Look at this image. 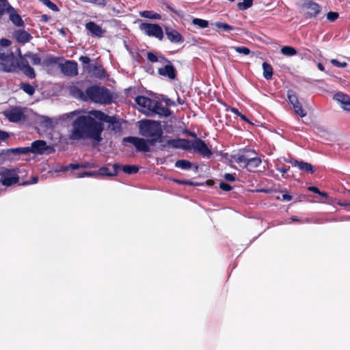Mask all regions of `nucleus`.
I'll list each match as a JSON object with an SVG mask.
<instances>
[{
  "mask_svg": "<svg viewBox=\"0 0 350 350\" xmlns=\"http://www.w3.org/2000/svg\"><path fill=\"white\" fill-rule=\"evenodd\" d=\"M21 88L22 90L26 92L27 94H28L29 95H33L34 94V92H35V89L34 88L30 85V84H28V83H23L21 85Z\"/></svg>",
  "mask_w": 350,
  "mask_h": 350,
  "instance_id": "39",
  "label": "nucleus"
},
{
  "mask_svg": "<svg viewBox=\"0 0 350 350\" xmlns=\"http://www.w3.org/2000/svg\"><path fill=\"white\" fill-rule=\"evenodd\" d=\"M79 94H75L79 98L83 100H91L100 104H108L111 101V96L109 91L103 87L91 86L87 88L85 93L78 91Z\"/></svg>",
  "mask_w": 350,
  "mask_h": 350,
  "instance_id": "2",
  "label": "nucleus"
},
{
  "mask_svg": "<svg viewBox=\"0 0 350 350\" xmlns=\"http://www.w3.org/2000/svg\"><path fill=\"white\" fill-rule=\"evenodd\" d=\"M8 137V134L4 131H0V141L5 139Z\"/></svg>",
  "mask_w": 350,
  "mask_h": 350,
  "instance_id": "58",
  "label": "nucleus"
},
{
  "mask_svg": "<svg viewBox=\"0 0 350 350\" xmlns=\"http://www.w3.org/2000/svg\"><path fill=\"white\" fill-rule=\"evenodd\" d=\"M61 71L68 76L77 75V64L74 62L68 61L59 65Z\"/></svg>",
  "mask_w": 350,
  "mask_h": 350,
  "instance_id": "13",
  "label": "nucleus"
},
{
  "mask_svg": "<svg viewBox=\"0 0 350 350\" xmlns=\"http://www.w3.org/2000/svg\"><path fill=\"white\" fill-rule=\"evenodd\" d=\"M79 61L81 62L83 64H89L90 62V59L88 57L86 56H81L79 58Z\"/></svg>",
  "mask_w": 350,
  "mask_h": 350,
  "instance_id": "56",
  "label": "nucleus"
},
{
  "mask_svg": "<svg viewBox=\"0 0 350 350\" xmlns=\"http://www.w3.org/2000/svg\"><path fill=\"white\" fill-rule=\"evenodd\" d=\"M40 1L46 6H47L49 8L52 10L53 11L57 12L58 11V8L57 5L51 2L50 0H40Z\"/></svg>",
  "mask_w": 350,
  "mask_h": 350,
  "instance_id": "46",
  "label": "nucleus"
},
{
  "mask_svg": "<svg viewBox=\"0 0 350 350\" xmlns=\"http://www.w3.org/2000/svg\"><path fill=\"white\" fill-rule=\"evenodd\" d=\"M165 34L170 41L178 43L183 41L182 36L175 29L170 27L165 28Z\"/></svg>",
  "mask_w": 350,
  "mask_h": 350,
  "instance_id": "15",
  "label": "nucleus"
},
{
  "mask_svg": "<svg viewBox=\"0 0 350 350\" xmlns=\"http://www.w3.org/2000/svg\"><path fill=\"white\" fill-rule=\"evenodd\" d=\"M25 57H29L34 65H38L41 62L40 58L36 54L28 53L26 54Z\"/></svg>",
  "mask_w": 350,
  "mask_h": 350,
  "instance_id": "45",
  "label": "nucleus"
},
{
  "mask_svg": "<svg viewBox=\"0 0 350 350\" xmlns=\"http://www.w3.org/2000/svg\"><path fill=\"white\" fill-rule=\"evenodd\" d=\"M224 178H225L226 180L230 181V182H233L235 180V177L232 174H225L224 175Z\"/></svg>",
  "mask_w": 350,
  "mask_h": 350,
  "instance_id": "53",
  "label": "nucleus"
},
{
  "mask_svg": "<svg viewBox=\"0 0 350 350\" xmlns=\"http://www.w3.org/2000/svg\"><path fill=\"white\" fill-rule=\"evenodd\" d=\"M12 10V7L8 1H0V18L5 13Z\"/></svg>",
  "mask_w": 350,
  "mask_h": 350,
  "instance_id": "29",
  "label": "nucleus"
},
{
  "mask_svg": "<svg viewBox=\"0 0 350 350\" xmlns=\"http://www.w3.org/2000/svg\"><path fill=\"white\" fill-rule=\"evenodd\" d=\"M253 0H244L243 2H239L237 3V7L240 10H246L250 8L252 5Z\"/></svg>",
  "mask_w": 350,
  "mask_h": 350,
  "instance_id": "36",
  "label": "nucleus"
},
{
  "mask_svg": "<svg viewBox=\"0 0 350 350\" xmlns=\"http://www.w3.org/2000/svg\"><path fill=\"white\" fill-rule=\"evenodd\" d=\"M248 157V155H234L233 159L235 162L242 164L243 167H245Z\"/></svg>",
  "mask_w": 350,
  "mask_h": 350,
  "instance_id": "32",
  "label": "nucleus"
},
{
  "mask_svg": "<svg viewBox=\"0 0 350 350\" xmlns=\"http://www.w3.org/2000/svg\"><path fill=\"white\" fill-rule=\"evenodd\" d=\"M92 165L90 163H84L81 164V167H90Z\"/></svg>",
  "mask_w": 350,
  "mask_h": 350,
  "instance_id": "63",
  "label": "nucleus"
},
{
  "mask_svg": "<svg viewBox=\"0 0 350 350\" xmlns=\"http://www.w3.org/2000/svg\"><path fill=\"white\" fill-rule=\"evenodd\" d=\"M281 53L286 56H293L297 54V51L292 46H285L282 47Z\"/></svg>",
  "mask_w": 350,
  "mask_h": 350,
  "instance_id": "30",
  "label": "nucleus"
},
{
  "mask_svg": "<svg viewBox=\"0 0 350 350\" xmlns=\"http://www.w3.org/2000/svg\"><path fill=\"white\" fill-rule=\"evenodd\" d=\"M151 112H154L164 117H167L171 114L170 110L168 108L159 104L157 101V106L152 110Z\"/></svg>",
  "mask_w": 350,
  "mask_h": 350,
  "instance_id": "23",
  "label": "nucleus"
},
{
  "mask_svg": "<svg viewBox=\"0 0 350 350\" xmlns=\"http://www.w3.org/2000/svg\"><path fill=\"white\" fill-rule=\"evenodd\" d=\"M0 70L14 72L16 70V59L8 48L0 46Z\"/></svg>",
  "mask_w": 350,
  "mask_h": 350,
  "instance_id": "4",
  "label": "nucleus"
},
{
  "mask_svg": "<svg viewBox=\"0 0 350 350\" xmlns=\"http://www.w3.org/2000/svg\"><path fill=\"white\" fill-rule=\"evenodd\" d=\"M334 99L340 103L344 110L350 111V98L347 94L338 92L334 96Z\"/></svg>",
  "mask_w": 350,
  "mask_h": 350,
  "instance_id": "14",
  "label": "nucleus"
},
{
  "mask_svg": "<svg viewBox=\"0 0 350 350\" xmlns=\"http://www.w3.org/2000/svg\"><path fill=\"white\" fill-rule=\"evenodd\" d=\"M124 140L133 144L139 151L148 152L150 150L148 140L135 137H129L125 138Z\"/></svg>",
  "mask_w": 350,
  "mask_h": 350,
  "instance_id": "11",
  "label": "nucleus"
},
{
  "mask_svg": "<svg viewBox=\"0 0 350 350\" xmlns=\"http://www.w3.org/2000/svg\"><path fill=\"white\" fill-rule=\"evenodd\" d=\"M136 103L142 107V111L144 113L151 112L152 110L157 106V101L151 100L145 96H137L135 99Z\"/></svg>",
  "mask_w": 350,
  "mask_h": 350,
  "instance_id": "10",
  "label": "nucleus"
},
{
  "mask_svg": "<svg viewBox=\"0 0 350 350\" xmlns=\"http://www.w3.org/2000/svg\"><path fill=\"white\" fill-rule=\"evenodd\" d=\"M230 49H234L236 52L244 55H247L250 53V49L245 46H231Z\"/></svg>",
  "mask_w": 350,
  "mask_h": 350,
  "instance_id": "38",
  "label": "nucleus"
},
{
  "mask_svg": "<svg viewBox=\"0 0 350 350\" xmlns=\"http://www.w3.org/2000/svg\"><path fill=\"white\" fill-rule=\"evenodd\" d=\"M158 72L161 75L168 77L170 79H174L176 77L175 69L172 65H166L159 68Z\"/></svg>",
  "mask_w": 350,
  "mask_h": 350,
  "instance_id": "20",
  "label": "nucleus"
},
{
  "mask_svg": "<svg viewBox=\"0 0 350 350\" xmlns=\"http://www.w3.org/2000/svg\"><path fill=\"white\" fill-rule=\"evenodd\" d=\"M239 117H240L243 120L246 121V122H247L250 123V121L248 120V119H247V118L244 115H243L242 113L239 114Z\"/></svg>",
  "mask_w": 350,
  "mask_h": 350,
  "instance_id": "64",
  "label": "nucleus"
},
{
  "mask_svg": "<svg viewBox=\"0 0 350 350\" xmlns=\"http://www.w3.org/2000/svg\"><path fill=\"white\" fill-rule=\"evenodd\" d=\"M86 29L91 32L92 36L101 37L105 31L94 22H89L85 25Z\"/></svg>",
  "mask_w": 350,
  "mask_h": 350,
  "instance_id": "17",
  "label": "nucleus"
},
{
  "mask_svg": "<svg viewBox=\"0 0 350 350\" xmlns=\"http://www.w3.org/2000/svg\"><path fill=\"white\" fill-rule=\"evenodd\" d=\"M123 171L129 174H132L137 172L138 167L135 165H124L122 167Z\"/></svg>",
  "mask_w": 350,
  "mask_h": 350,
  "instance_id": "43",
  "label": "nucleus"
},
{
  "mask_svg": "<svg viewBox=\"0 0 350 350\" xmlns=\"http://www.w3.org/2000/svg\"><path fill=\"white\" fill-rule=\"evenodd\" d=\"M79 113H80L79 111L75 110V111H71V112H69V113H64V114L62 115L61 119L63 120H66L67 119H72L74 117L77 116L75 118V120H76L78 117L80 116H79Z\"/></svg>",
  "mask_w": 350,
  "mask_h": 350,
  "instance_id": "33",
  "label": "nucleus"
},
{
  "mask_svg": "<svg viewBox=\"0 0 350 350\" xmlns=\"http://www.w3.org/2000/svg\"><path fill=\"white\" fill-rule=\"evenodd\" d=\"M338 17V14L337 12H329L327 14V20L330 21H334L336 20Z\"/></svg>",
  "mask_w": 350,
  "mask_h": 350,
  "instance_id": "49",
  "label": "nucleus"
},
{
  "mask_svg": "<svg viewBox=\"0 0 350 350\" xmlns=\"http://www.w3.org/2000/svg\"><path fill=\"white\" fill-rule=\"evenodd\" d=\"M340 206H350V200L341 202L338 203Z\"/></svg>",
  "mask_w": 350,
  "mask_h": 350,
  "instance_id": "61",
  "label": "nucleus"
},
{
  "mask_svg": "<svg viewBox=\"0 0 350 350\" xmlns=\"http://www.w3.org/2000/svg\"><path fill=\"white\" fill-rule=\"evenodd\" d=\"M262 66L263 70V77L267 80L271 79L273 76V68L267 62H263Z\"/></svg>",
  "mask_w": 350,
  "mask_h": 350,
  "instance_id": "26",
  "label": "nucleus"
},
{
  "mask_svg": "<svg viewBox=\"0 0 350 350\" xmlns=\"http://www.w3.org/2000/svg\"><path fill=\"white\" fill-rule=\"evenodd\" d=\"M18 181V176L14 170H4L1 173L0 182L5 186H10Z\"/></svg>",
  "mask_w": 350,
  "mask_h": 350,
  "instance_id": "9",
  "label": "nucleus"
},
{
  "mask_svg": "<svg viewBox=\"0 0 350 350\" xmlns=\"http://www.w3.org/2000/svg\"><path fill=\"white\" fill-rule=\"evenodd\" d=\"M330 62L335 66H337V67H342V68H344L345 66H347V64L345 62H338V60L336 59H331Z\"/></svg>",
  "mask_w": 350,
  "mask_h": 350,
  "instance_id": "50",
  "label": "nucleus"
},
{
  "mask_svg": "<svg viewBox=\"0 0 350 350\" xmlns=\"http://www.w3.org/2000/svg\"><path fill=\"white\" fill-rule=\"evenodd\" d=\"M78 91H81V90H80L77 89L76 88H72V89H71V90H70V92H71L72 94L75 97H76V98H77V97L75 94H77H77H79V92H78Z\"/></svg>",
  "mask_w": 350,
  "mask_h": 350,
  "instance_id": "60",
  "label": "nucleus"
},
{
  "mask_svg": "<svg viewBox=\"0 0 350 350\" xmlns=\"http://www.w3.org/2000/svg\"><path fill=\"white\" fill-rule=\"evenodd\" d=\"M119 165L114 164L113 165V172H109V169L106 167H100L98 171H96L97 176H116L117 172L116 170Z\"/></svg>",
  "mask_w": 350,
  "mask_h": 350,
  "instance_id": "24",
  "label": "nucleus"
},
{
  "mask_svg": "<svg viewBox=\"0 0 350 350\" xmlns=\"http://www.w3.org/2000/svg\"><path fill=\"white\" fill-rule=\"evenodd\" d=\"M14 36L18 42L21 43H26L31 38V36L27 31L22 29L16 31Z\"/></svg>",
  "mask_w": 350,
  "mask_h": 350,
  "instance_id": "18",
  "label": "nucleus"
},
{
  "mask_svg": "<svg viewBox=\"0 0 350 350\" xmlns=\"http://www.w3.org/2000/svg\"><path fill=\"white\" fill-rule=\"evenodd\" d=\"M38 124L40 126L48 130L55 127L56 122L47 116H41L38 119Z\"/></svg>",
  "mask_w": 350,
  "mask_h": 350,
  "instance_id": "19",
  "label": "nucleus"
},
{
  "mask_svg": "<svg viewBox=\"0 0 350 350\" xmlns=\"http://www.w3.org/2000/svg\"><path fill=\"white\" fill-rule=\"evenodd\" d=\"M305 6L308 10L307 14L310 16H315L320 12V8L316 3L309 1L306 3Z\"/></svg>",
  "mask_w": 350,
  "mask_h": 350,
  "instance_id": "22",
  "label": "nucleus"
},
{
  "mask_svg": "<svg viewBox=\"0 0 350 350\" xmlns=\"http://www.w3.org/2000/svg\"><path fill=\"white\" fill-rule=\"evenodd\" d=\"M219 188L224 191H228L231 190L232 187L226 183H220Z\"/></svg>",
  "mask_w": 350,
  "mask_h": 350,
  "instance_id": "51",
  "label": "nucleus"
},
{
  "mask_svg": "<svg viewBox=\"0 0 350 350\" xmlns=\"http://www.w3.org/2000/svg\"><path fill=\"white\" fill-rule=\"evenodd\" d=\"M103 121L109 124L108 129L115 133L121 131V124L114 116H109L98 110H92L86 115H82L72 123L68 138L71 140L90 139L96 142L102 140L101 134L103 131Z\"/></svg>",
  "mask_w": 350,
  "mask_h": 350,
  "instance_id": "1",
  "label": "nucleus"
},
{
  "mask_svg": "<svg viewBox=\"0 0 350 350\" xmlns=\"http://www.w3.org/2000/svg\"><path fill=\"white\" fill-rule=\"evenodd\" d=\"M81 167V165L75 163V164H70L66 169L71 168L72 170H77Z\"/></svg>",
  "mask_w": 350,
  "mask_h": 350,
  "instance_id": "59",
  "label": "nucleus"
},
{
  "mask_svg": "<svg viewBox=\"0 0 350 350\" xmlns=\"http://www.w3.org/2000/svg\"><path fill=\"white\" fill-rule=\"evenodd\" d=\"M139 29L146 36L154 37L160 40L163 38L162 28L157 24L143 23L139 25Z\"/></svg>",
  "mask_w": 350,
  "mask_h": 350,
  "instance_id": "5",
  "label": "nucleus"
},
{
  "mask_svg": "<svg viewBox=\"0 0 350 350\" xmlns=\"http://www.w3.org/2000/svg\"><path fill=\"white\" fill-rule=\"evenodd\" d=\"M192 164L187 160H178L176 162L175 166L183 170H189L191 168Z\"/></svg>",
  "mask_w": 350,
  "mask_h": 350,
  "instance_id": "31",
  "label": "nucleus"
},
{
  "mask_svg": "<svg viewBox=\"0 0 350 350\" xmlns=\"http://www.w3.org/2000/svg\"><path fill=\"white\" fill-rule=\"evenodd\" d=\"M187 146L188 148H185V150H193L203 157H209L212 154L211 150L205 142L199 138L196 139L193 142L188 140Z\"/></svg>",
  "mask_w": 350,
  "mask_h": 350,
  "instance_id": "6",
  "label": "nucleus"
},
{
  "mask_svg": "<svg viewBox=\"0 0 350 350\" xmlns=\"http://www.w3.org/2000/svg\"><path fill=\"white\" fill-rule=\"evenodd\" d=\"M139 128L140 134L146 137H150L148 139L149 144L154 145L163 134V130L160 122L145 120L139 122Z\"/></svg>",
  "mask_w": 350,
  "mask_h": 350,
  "instance_id": "3",
  "label": "nucleus"
},
{
  "mask_svg": "<svg viewBox=\"0 0 350 350\" xmlns=\"http://www.w3.org/2000/svg\"><path fill=\"white\" fill-rule=\"evenodd\" d=\"M85 176H90V177H98L96 171L94 172H85L83 173H79L77 175V178H83Z\"/></svg>",
  "mask_w": 350,
  "mask_h": 350,
  "instance_id": "48",
  "label": "nucleus"
},
{
  "mask_svg": "<svg viewBox=\"0 0 350 350\" xmlns=\"http://www.w3.org/2000/svg\"><path fill=\"white\" fill-rule=\"evenodd\" d=\"M91 3H94L97 5H105L106 3H107V1L106 0H94L92 1H90Z\"/></svg>",
  "mask_w": 350,
  "mask_h": 350,
  "instance_id": "57",
  "label": "nucleus"
},
{
  "mask_svg": "<svg viewBox=\"0 0 350 350\" xmlns=\"http://www.w3.org/2000/svg\"><path fill=\"white\" fill-rule=\"evenodd\" d=\"M10 151L13 153L21 154H25L31 152L29 146L14 148V149H12Z\"/></svg>",
  "mask_w": 350,
  "mask_h": 350,
  "instance_id": "40",
  "label": "nucleus"
},
{
  "mask_svg": "<svg viewBox=\"0 0 350 350\" xmlns=\"http://www.w3.org/2000/svg\"><path fill=\"white\" fill-rule=\"evenodd\" d=\"M21 71L31 79H33L36 77L34 70L30 66L25 67Z\"/></svg>",
  "mask_w": 350,
  "mask_h": 350,
  "instance_id": "42",
  "label": "nucleus"
},
{
  "mask_svg": "<svg viewBox=\"0 0 350 350\" xmlns=\"http://www.w3.org/2000/svg\"><path fill=\"white\" fill-rule=\"evenodd\" d=\"M261 159L259 157H248L247 163L245 167L249 171L254 172L260 165Z\"/></svg>",
  "mask_w": 350,
  "mask_h": 350,
  "instance_id": "21",
  "label": "nucleus"
},
{
  "mask_svg": "<svg viewBox=\"0 0 350 350\" xmlns=\"http://www.w3.org/2000/svg\"><path fill=\"white\" fill-rule=\"evenodd\" d=\"M140 16L144 18L150 19H161V16L160 14L154 13L152 11H143L139 13Z\"/></svg>",
  "mask_w": 350,
  "mask_h": 350,
  "instance_id": "28",
  "label": "nucleus"
},
{
  "mask_svg": "<svg viewBox=\"0 0 350 350\" xmlns=\"http://www.w3.org/2000/svg\"><path fill=\"white\" fill-rule=\"evenodd\" d=\"M147 57L148 59L151 62H156L158 61L157 57L152 53H148L147 55Z\"/></svg>",
  "mask_w": 350,
  "mask_h": 350,
  "instance_id": "52",
  "label": "nucleus"
},
{
  "mask_svg": "<svg viewBox=\"0 0 350 350\" xmlns=\"http://www.w3.org/2000/svg\"><path fill=\"white\" fill-rule=\"evenodd\" d=\"M288 99L290 103L293 105V107L300 103L299 101L298 100L297 97L296 96L295 94H293L292 91L288 92Z\"/></svg>",
  "mask_w": 350,
  "mask_h": 350,
  "instance_id": "35",
  "label": "nucleus"
},
{
  "mask_svg": "<svg viewBox=\"0 0 350 350\" xmlns=\"http://www.w3.org/2000/svg\"><path fill=\"white\" fill-rule=\"evenodd\" d=\"M16 68L18 67L20 70L25 68V67L29 66V63L25 57H21L19 60L16 59Z\"/></svg>",
  "mask_w": 350,
  "mask_h": 350,
  "instance_id": "41",
  "label": "nucleus"
},
{
  "mask_svg": "<svg viewBox=\"0 0 350 350\" xmlns=\"http://www.w3.org/2000/svg\"><path fill=\"white\" fill-rule=\"evenodd\" d=\"M275 198L283 202H289L293 199V197L286 191H282V194L280 196L279 195L275 196Z\"/></svg>",
  "mask_w": 350,
  "mask_h": 350,
  "instance_id": "44",
  "label": "nucleus"
},
{
  "mask_svg": "<svg viewBox=\"0 0 350 350\" xmlns=\"http://www.w3.org/2000/svg\"><path fill=\"white\" fill-rule=\"evenodd\" d=\"M157 142L161 143L164 148H181L183 150L188 148V139H171L167 136L163 137L161 135Z\"/></svg>",
  "mask_w": 350,
  "mask_h": 350,
  "instance_id": "7",
  "label": "nucleus"
},
{
  "mask_svg": "<svg viewBox=\"0 0 350 350\" xmlns=\"http://www.w3.org/2000/svg\"><path fill=\"white\" fill-rule=\"evenodd\" d=\"M293 109H294L295 113L301 118L305 117L307 114L306 110L303 109L301 103H299L298 105H295L293 107Z\"/></svg>",
  "mask_w": 350,
  "mask_h": 350,
  "instance_id": "34",
  "label": "nucleus"
},
{
  "mask_svg": "<svg viewBox=\"0 0 350 350\" xmlns=\"http://www.w3.org/2000/svg\"><path fill=\"white\" fill-rule=\"evenodd\" d=\"M192 23L195 25L199 26L201 28L207 27L208 25V22L207 21L200 18H193Z\"/></svg>",
  "mask_w": 350,
  "mask_h": 350,
  "instance_id": "37",
  "label": "nucleus"
},
{
  "mask_svg": "<svg viewBox=\"0 0 350 350\" xmlns=\"http://www.w3.org/2000/svg\"><path fill=\"white\" fill-rule=\"evenodd\" d=\"M230 111H232V113L237 114L239 116V114H241V113L237 109L233 108V107L230 108Z\"/></svg>",
  "mask_w": 350,
  "mask_h": 350,
  "instance_id": "62",
  "label": "nucleus"
},
{
  "mask_svg": "<svg viewBox=\"0 0 350 350\" xmlns=\"http://www.w3.org/2000/svg\"><path fill=\"white\" fill-rule=\"evenodd\" d=\"M4 116L12 122H17L24 118L23 111L21 108H12L3 112Z\"/></svg>",
  "mask_w": 350,
  "mask_h": 350,
  "instance_id": "12",
  "label": "nucleus"
},
{
  "mask_svg": "<svg viewBox=\"0 0 350 350\" xmlns=\"http://www.w3.org/2000/svg\"><path fill=\"white\" fill-rule=\"evenodd\" d=\"M10 14V19L11 21L17 26H22L23 25V21L21 16L16 13L15 10L12 8V10L8 12Z\"/></svg>",
  "mask_w": 350,
  "mask_h": 350,
  "instance_id": "25",
  "label": "nucleus"
},
{
  "mask_svg": "<svg viewBox=\"0 0 350 350\" xmlns=\"http://www.w3.org/2000/svg\"><path fill=\"white\" fill-rule=\"evenodd\" d=\"M10 44H11V42L7 39H2L0 41V46H4L6 48H8Z\"/></svg>",
  "mask_w": 350,
  "mask_h": 350,
  "instance_id": "54",
  "label": "nucleus"
},
{
  "mask_svg": "<svg viewBox=\"0 0 350 350\" xmlns=\"http://www.w3.org/2000/svg\"><path fill=\"white\" fill-rule=\"evenodd\" d=\"M29 147L31 153L36 154H51L54 152L53 148L47 145L44 140L34 141Z\"/></svg>",
  "mask_w": 350,
  "mask_h": 350,
  "instance_id": "8",
  "label": "nucleus"
},
{
  "mask_svg": "<svg viewBox=\"0 0 350 350\" xmlns=\"http://www.w3.org/2000/svg\"><path fill=\"white\" fill-rule=\"evenodd\" d=\"M288 169L289 167L286 168V167H279L278 165H276V170L281 172L282 174H286Z\"/></svg>",
  "mask_w": 350,
  "mask_h": 350,
  "instance_id": "55",
  "label": "nucleus"
},
{
  "mask_svg": "<svg viewBox=\"0 0 350 350\" xmlns=\"http://www.w3.org/2000/svg\"><path fill=\"white\" fill-rule=\"evenodd\" d=\"M291 163L293 166L298 167L301 171L310 174L314 172V167L309 163L303 161H291Z\"/></svg>",
  "mask_w": 350,
  "mask_h": 350,
  "instance_id": "16",
  "label": "nucleus"
},
{
  "mask_svg": "<svg viewBox=\"0 0 350 350\" xmlns=\"http://www.w3.org/2000/svg\"><path fill=\"white\" fill-rule=\"evenodd\" d=\"M308 190L314 192V193L319 194L320 196L325 198V200H321V202L322 203L329 202V198H328L327 193L320 191V190L317 187H313V186L308 187Z\"/></svg>",
  "mask_w": 350,
  "mask_h": 350,
  "instance_id": "27",
  "label": "nucleus"
},
{
  "mask_svg": "<svg viewBox=\"0 0 350 350\" xmlns=\"http://www.w3.org/2000/svg\"><path fill=\"white\" fill-rule=\"evenodd\" d=\"M215 25L217 27L223 29L225 31H230V30L234 29L232 26H230V25H228L226 23H224L216 22L215 23Z\"/></svg>",
  "mask_w": 350,
  "mask_h": 350,
  "instance_id": "47",
  "label": "nucleus"
}]
</instances>
